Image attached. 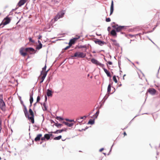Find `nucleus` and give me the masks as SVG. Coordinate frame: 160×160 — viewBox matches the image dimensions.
Instances as JSON below:
<instances>
[{
  "instance_id": "nucleus-1",
  "label": "nucleus",
  "mask_w": 160,
  "mask_h": 160,
  "mask_svg": "<svg viewBox=\"0 0 160 160\" xmlns=\"http://www.w3.org/2000/svg\"><path fill=\"white\" fill-rule=\"evenodd\" d=\"M19 52L22 56L25 57L28 55V53L30 54L35 53L36 51L32 48H25L22 47L20 48Z\"/></svg>"
},
{
  "instance_id": "nucleus-2",
  "label": "nucleus",
  "mask_w": 160,
  "mask_h": 160,
  "mask_svg": "<svg viewBox=\"0 0 160 160\" xmlns=\"http://www.w3.org/2000/svg\"><path fill=\"white\" fill-rule=\"evenodd\" d=\"M29 114L28 113L27 116L26 117L32 124H33L34 123V113L31 108L29 109Z\"/></svg>"
},
{
  "instance_id": "nucleus-3",
  "label": "nucleus",
  "mask_w": 160,
  "mask_h": 160,
  "mask_svg": "<svg viewBox=\"0 0 160 160\" xmlns=\"http://www.w3.org/2000/svg\"><path fill=\"white\" fill-rule=\"evenodd\" d=\"M92 63L96 65H99L100 67H102L105 72V73L107 75L108 77H111V75L110 74V72L108 71V70L105 68H103L104 65L103 64H101V63H100L98 61H91Z\"/></svg>"
},
{
  "instance_id": "nucleus-4",
  "label": "nucleus",
  "mask_w": 160,
  "mask_h": 160,
  "mask_svg": "<svg viewBox=\"0 0 160 160\" xmlns=\"http://www.w3.org/2000/svg\"><path fill=\"white\" fill-rule=\"evenodd\" d=\"M11 20V19L8 16H7L0 24V28H3L4 26L9 23Z\"/></svg>"
},
{
  "instance_id": "nucleus-5",
  "label": "nucleus",
  "mask_w": 160,
  "mask_h": 160,
  "mask_svg": "<svg viewBox=\"0 0 160 160\" xmlns=\"http://www.w3.org/2000/svg\"><path fill=\"white\" fill-rule=\"evenodd\" d=\"M85 56V54L84 53L81 52H77L75 53L73 57L83 58Z\"/></svg>"
},
{
  "instance_id": "nucleus-6",
  "label": "nucleus",
  "mask_w": 160,
  "mask_h": 160,
  "mask_svg": "<svg viewBox=\"0 0 160 160\" xmlns=\"http://www.w3.org/2000/svg\"><path fill=\"white\" fill-rule=\"evenodd\" d=\"M64 14V13L62 11H61L58 13L57 15L55 16L54 18V21L55 22L60 18L62 17Z\"/></svg>"
},
{
  "instance_id": "nucleus-7",
  "label": "nucleus",
  "mask_w": 160,
  "mask_h": 160,
  "mask_svg": "<svg viewBox=\"0 0 160 160\" xmlns=\"http://www.w3.org/2000/svg\"><path fill=\"white\" fill-rule=\"evenodd\" d=\"M112 27L116 29V31L118 32L121 31L124 28V26H119L118 24L112 25Z\"/></svg>"
},
{
  "instance_id": "nucleus-8",
  "label": "nucleus",
  "mask_w": 160,
  "mask_h": 160,
  "mask_svg": "<svg viewBox=\"0 0 160 160\" xmlns=\"http://www.w3.org/2000/svg\"><path fill=\"white\" fill-rule=\"evenodd\" d=\"M5 104L2 100V98L0 99V108L2 110L4 111L5 110Z\"/></svg>"
},
{
  "instance_id": "nucleus-9",
  "label": "nucleus",
  "mask_w": 160,
  "mask_h": 160,
  "mask_svg": "<svg viewBox=\"0 0 160 160\" xmlns=\"http://www.w3.org/2000/svg\"><path fill=\"white\" fill-rule=\"evenodd\" d=\"M94 42L97 44H98V45L100 46H102L106 43L100 40L99 39H97L94 40Z\"/></svg>"
},
{
  "instance_id": "nucleus-10",
  "label": "nucleus",
  "mask_w": 160,
  "mask_h": 160,
  "mask_svg": "<svg viewBox=\"0 0 160 160\" xmlns=\"http://www.w3.org/2000/svg\"><path fill=\"white\" fill-rule=\"evenodd\" d=\"M49 70L46 71V72H43V71H42L41 73V75H42V76L41 77V79L43 81L44 79L46 77L47 73L48 71Z\"/></svg>"
},
{
  "instance_id": "nucleus-11",
  "label": "nucleus",
  "mask_w": 160,
  "mask_h": 160,
  "mask_svg": "<svg viewBox=\"0 0 160 160\" xmlns=\"http://www.w3.org/2000/svg\"><path fill=\"white\" fill-rule=\"evenodd\" d=\"M110 40L112 42V45L117 47H118L119 46V43L117 42L116 40L113 39H110Z\"/></svg>"
},
{
  "instance_id": "nucleus-12",
  "label": "nucleus",
  "mask_w": 160,
  "mask_h": 160,
  "mask_svg": "<svg viewBox=\"0 0 160 160\" xmlns=\"http://www.w3.org/2000/svg\"><path fill=\"white\" fill-rule=\"evenodd\" d=\"M28 0H20L18 3V5L19 7H21L24 5Z\"/></svg>"
},
{
  "instance_id": "nucleus-13",
  "label": "nucleus",
  "mask_w": 160,
  "mask_h": 160,
  "mask_svg": "<svg viewBox=\"0 0 160 160\" xmlns=\"http://www.w3.org/2000/svg\"><path fill=\"white\" fill-rule=\"evenodd\" d=\"M148 92L151 94L153 95L155 94L156 92V90L154 88H149L148 90Z\"/></svg>"
},
{
  "instance_id": "nucleus-14",
  "label": "nucleus",
  "mask_w": 160,
  "mask_h": 160,
  "mask_svg": "<svg viewBox=\"0 0 160 160\" xmlns=\"http://www.w3.org/2000/svg\"><path fill=\"white\" fill-rule=\"evenodd\" d=\"M77 39V38H74L70 40L69 43V44L71 46L72 44H73L75 43V42Z\"/></svg>"
},
{
  "instance_id": "nucleus-15",
  "label": "nucleus",
  "mask_w": 160,
  "mask_h": 160,
  "mask_svg": "<svg viewBox=\"0 0 160 160\" xmlns=\"http://www.w3.org/2000/svg\"><path fill=\"white\" fill-rule=\"evenodd\" d=\"M114 10V5H113V1H112L111 2V4L110 7V15H111L113 13Z\"/></svg>"
},
{
  "instance_id": "nucleus-16",
  "label": "nucleus",
  "mask_w": 160,
  "mask_h": 160,
  "mask_svg": "<svg viewBox=\"0 0 160 160\" xmlns=\"http://www.w3.org/2000/svg\"><path fill=\"white\" fill-rule=\"evenodd\" d=\"M42 135L41 134H38L34 139L35 141L36 142L39 141L40 140V138L42 137Z\"/></svg>"
},
{
  "instance_id": "nucleus-17",
  "label": "nucleus",
  "mask_w": 160,
  "mask_h": 160,
  "mask_svg": "<svg viewBox=\"0 0 160 160\" xmlns=\"http://www.w3.org/2000/svg\"><path fill=\"white\" fill-rule=\"evenodd\" d=\"M66 129H62L61 130H57L56 131L52 132L51 133H54L55 134L60 133L63 131H66Z\"/></svg>"
},
{
  "instance_id": "nucleus-18",
  "label": "nucleus",
  "mask_w": 160,
  "mask_h": 160,
  "mask_svg": "<svg viewBox=\"0 0 160 160\" xmlns=\"http://www.w3.org/2000/svg\"><path fill=\"white\" fill-rule=\"evenodd\" d=\"M23 106L24 107L23 110V112H24V113L25 116H27L28 112V110H27V109L26 106L24 104H23Z\"/></svg>"
},
{
  "instance_id": "nucleus-19",
  "label": "nucleus",
  "mask_w": 160,
  "mask_h": 160,
  "mask_svg": "<svg viewBox=\"0 0 160 160\" xmlns=\"http://www.w3.org/2000/svg\"><path fill=\"white\" fill-rule=\"evenodd\" d=\"M33 93L31 94L30 96V104H32L33 102Z\"/></svg>"
},
{
  "instance_id": "nucleus-20",
  "label": "nucleus",
  "mask_w": 160,
  "mask_h": 160,
  "mask_svg": "<svg viewBox=\"0 0 160 160\" xmlns=\"http://www.w3.org/2000/svg\"><path fill=\"white\" fill-rule=\"evenodd\" d=\"M63 123L69 127H72L73 125V123H69L65 122H63Z\"/></svg>"
},
{
  "instance_id": "nucleus-21",
  "label": "nucleus",
  "mask_w": 160,
  "mask_h": 160,
  "mask_svg": "<svg viewBox=\"0 0 160 160\" xmlns=\"http://www.w3.org/2000/svg\"><path fill=\"white\" fill-rule=\"evenodd\" d=\"M47 95L48 97L52 96V93L51 91L49 89H48L47 93Z\"/></svg>"
},
{
  "instance_id": "nucleus-22",
  "label": "nucleus",
  "mask_w": 160,
  "mask_h": 160,
  "mask_svg": "<svg viewBox=\"0 0 160 160\" xmlns=\"http://www.w3.org/2000/svg\"><path fill=\"white\" fill-rule=\"evenodd\" d=\"M110 33L111 35H112V36H116L117 33L116 32V31L115 30H112L110 32Z\"/></svg>"
},
{
  "instance_id": "nucleus-23",
  "label": "nucleus",
  "mask_w": 160,
  "mask_h": 160,
  "mask_svg": "<svg viewBox=\"0 0 160 160\" xmlns=\"http://www.w3.org/2000/svg\"><path fill=\"white\" fill-rule=\"evenodd\" d=\"M44 138H45V139H46L47 140H48L50 138L49 134H45L44 135Z\"/></svg>"
},
{
  "instance_id": "nucleus-24",
  "label": "nucleus",
  "mask_w": 160,
  "mask_h": 160,
  "mask_svg": "<svg viewBox=\"0 0 160 160\" xmlns=\"http://www.w3.org/2000/svg\"><path fill=\"white\" fill-rule=\"evenodd\" d=\"M42 45L41 43H40L37 46L36 48L38 49H39L42 48Z\"/></svg>"
},
{
  "instance_id": "nucleus-25",
  "label": "nucleus",
  "mask_w": 160,
  "mask_h": 160,
  "mask_svg": "<svg viewBox=\"0 0 160 160\" xmlns=\"http://www.w3.org/2000/svg\"><path fill=\"white\" fill-rule=\"evenodd\" d=\"M62 138V136L60 135L58 137H56L54 138V140H59L61 139Z\"/></svg>"
},
{
  "instance_id": "nucleus-26",
  "label": "nucleus",
  "mask_w": 160,
  "mask_h": 160,
  "mask_svg": "<svg viewBox=\"0 0 160 160\" xmlns=\"http://www.w3.org/2000/svg\"><path fill=\"white\" fill-rule=\"evenodd\" d=\"M111 86L110 84H109L108 88V93H110L111 91Z\"/></svg>"
},
{
  "instance_id": "nucleus-27",
  "label": "nucleus",
  "mask_w": 160,
  "mask_h": 160,
  "mask_svg": "<svg viewBox=\"0 0 160 160\" xmlns=\"http://www.w3.org/2000/svg\"><path fill=\"white\" fill-rule=\"evenodd\" d=\"M113 80L115 83H117L118 82V81L115 76H113Z\"/></svg>"
},
{
  "instance_id": "nucleus-28",
  "label": "nucleus",
  "mask_w": 160,
  "mask_h": 160,
  "mask_svg": "<svg viewBox=\"0 0 160 160\" xmlns=\"http://www.w3.org/2000/svg\"><path fill=\"white\" fill-rule=\"evenodd\" d=\"M94 120H92L91 119L88 122V124H94Z\"/></svg>"
},
{
  "instance_id": "nucleus-29",
  "label": "nucleus",
  "mask_w": 160,
  "mask_h": 160,
  "mask_svg": "<svg viewBox=\"0 0 160 160\" xmlns=\"http://www.w3.org/2000/svg\"><path fill=\"white\" fill-rule=\"evenodd\" d=\"M55 125L58 127H60L62 126V124L57 123H55Z\"/></svg>"
},
{
  "instance_id": "nucleus-30",
  "label": "nucleus",
  "mask_w": 160,
  "mask_h": 160,
  "mask_svg": "<svg viewBox=\"0 0 160 160\" xmlns=\"http://www.w3.org/2000/svg\"><path fill=\"white\" fill-rule=\"evenodd\" d=\"M76 121L79 123L81 122L82 121L79 118H77L76 119Z\"/></svg>"
},
{
  "instance_id": "nucleus-31",
  "label": "nucleus",
  "mask_w": 160,
  "mask_h": 160,
  "mask_svg": "<svg viewBox=\"0 0 160 160\" xmlns=\"http://www.w3.org/2000/svg\"><path fill=\"white\" fill-rule=\"evenodd\" d=\"M43 105L44 107L43 108V110H47V108L46 107L45 103H44Z\"/></svg>"
},
{
  "instance_id": "nucleus-32",
  "label": "nucleus",
  "mask_w": 160,
  "mask_h": 160,
  "mask_svg": "<svg viewBox=\"0 0 160 160\" xmlns=\"http://www.w3.org/2000/svg\"><path fill=\"white\" fill-rule=\"evenodd\" d=\"M56 118L57 120H59V121L63 120V119L62 118H61L60 117H57Z\"/></svg>"
},
{
  "instance_id": "nucleus-33",
  "label": "nucleus",
  "mask_w": 160,
  "mask_h": 160,
  "mask_svg": "<svg viewBox=\"0 0 160 160\" xmlns=\"http://www.w3.org/2000/svg\"><path fill=\"white\" fill-rule=\"evenodd\" d=\"M46 68V64L45 65V66L42 68V71H43V72H45V71Z\"/></svg>"
},
{
  "instance_id": "nucleus-34",
  "label": "nucleus",
  "mask_w": 160,
  "mask_h": 160,
  "mask_svg": "<svg viewBox=\"0 0 160 160\" xmlns=\"http://www.w3.org/2000/svg\"><path fill=\"white\" fill-rule=\"evenodd\" d=\"M1 125H2V120L0 118V133L1 132L2 128H1Z\"/></svg>"
},
{
  "instance_id": "nucleus-35",
  "label": "nucleus",
  "mask_w": 160,
  "mask_h": 160,
  "mask_svg": "<svg viewBox=\"0 0 160 160\" xmlns=\"http://www.w3.org/2000/svg\"><path fill=\"white\" fill-rule=\"evenodd\" d=\"M106 21L107 22H109L111 21V19L110 18H106Z\"/></svg>"
},
{
  "instance_id": "nucleus-36",
  "label": "nucleus",
  "mask_w": 160,
  "mask_h": 160,
  "mask_svg": "<svg viewBox=\"0 0 160 160\" xmlns=\"http://www.w3.org/2000/svg\"><path fill=\"white\" fill-rule=\"evenodd\" d=\"M28 39L29 40V42H34V41L32 39V38L31 37H29Z\"/></svg>"
},
{
  "instance_id": "nucleus-37",
  "label": "nucleus",
  "mask_w": 160,
  "mask_h": 160,
  "mask_svg": "<svg viewBox=\"0 0 160 160\" xmlns=\"http://www.w3.org/2000/svg\"><path fill=\"white\" fill-rule=\"evenodd\" d=\"M71 46L70 45H69V46H67L64 49L65 50H66L69 49L70 47Z\"/></svg>"
},
{
  "instance_id": "nucleus-38",
  "label": "nucleus",
  "mask_w": 160,
  "mask_h": 160,
  "mask_svg": "<svg viewBox=\"0 0 160 160\" xmlns=\"http://www.w3.org/2000/svg\"><path fill=\"white\" fill-rule=\"evenodd\" d=\"M40 97L39 96H38L37 97V102H38L40 100Z\"/></svg>"
},
{
  "instance_id": "nucleus-39",
  "label": "nucleus",
  "mask_w": 160,
  "mask_h": 160,
  "mask_svg": "<svg viewBox=\"0 0 160 160\" xmlns=\"http://www.w3.org/2000/svg\"><path fill=\"white\" fill-rule=\"evenodd\" d=\"M37 103V102H36L33 105V106H34V107H33V110H34L35 109V107Z\"/></svg>"
},
{
  "instance_id": "nucleus-40",
  "label": "nucleus",
  "mask_w": 160,
  "mask_h": 160,
  "mask_svg": "<svg viewBox=\"0 0 160 160\" xmlns=\"http://www.w3.org/2000/svg\"><path fill=\"white\" fill-rule=\"evenodd\" d=\"M99 111H97V112H96L95 114L96 115V118H97V116H98V114H99Z\"/></svg>"
},
{
  "instance_id": "nucleus-41",
  "label": "nucleus",
  "mask_w": 160,
  "mask_h": 160,
  "mask_svg": "<svg viewBox=\"0 0 160 160\" xmlns=\"http://www.w3.org/2000/svg\"><path fill=\"white\" fill-rule=\"evenodd\" d=\"M67 121H69V122H74V120H66Z\"/></svg>"
},
{
  "instance_id": "nucleus-42",
  "label": "nucleus",
  "mask_w": 160,
  "mask_h": 160,
  "mask_svg": "<svg viewBox=\"0 0 160 160\" xmlns=\"http://www.w3.org/2000/svg\"><path fill=\"white\" fill-rule=\"evenodd\" d=\"M45 140V138H44V136L41 138V140L42 141H44Z\"/></svg>"
},
{
  "instance_id": "nucleus-43",
  "label": "nucleus",
  "mask_w": 160,
  "mask_h": 160,
  "mask_svg": "<svg viewBox=\"0 0 160 160\" xmlns=\"http://www.w3.org/2000/svg\"><path fill=\"white\" fill-rule=\"evenodd\" d=\"M124 137L127 136V134L125 132H124L123 133Z\"/></svg>"
},
{
  "instance_id": "nucleus-44",
  "label": "nucleus",
  "mask_w": 160,
  "mask_h": 160,
  "mask_svg": "<svg viewBox=\"0 0 160 160\" xmlns=\"http://www.w3.org/2000/svg\"><path fill=\"white\" fill-rule=\"evenodd\" d=\"M84 117L86 118V117L85 116L81 117H80L79 118H80L82 120V119H83Z\"/></svg>"
},
{
  "instance_id": "nucleus-45",
  "label": "nucleus",
  "mask_w": 160,
  "mask_h": 160,
  "mask_svg": "<svg viewBox=\"0 0 160 160\" xmlns=\"http://www.w3.org/2000/svg\"><path fill=\"white\" fill-rule=\"evenodd\" d=\"M104 149L103 148H102L101 149H100V150H99V151L101 152H102V150H103Z\"/></svg>"
},
{
  "instance_id": "nucleus-46",
  "label": "nucleus",
  "mask_w": 160,
  "mask_h": 160,
  "mask_svg": "<svg viewBox=\"0 0 160 160\" xmlns=\"http://www.w3.org/2000/svg\"><path fill=\"white\" fill-rule=\"evenodd\" d=\"M108 63L109 65L112 64V62H108Z\"/></svg>"
},
{
  "instance_id": "nucleus-47",
  "label": "nucleus",
  "mask_w": 160,
  "mask_h": 160,
  "mask_svg": "<svg viewBox=\"0 0 160 160\" xmlns=\"http://www.w3.org/2000/svg\"><path fill=\"white\" fill-rule=\"evenodd\" d=\"M47 97L46 96H45V101H46L47 100Z\"/></svg>"
},
{
  "instance_id": "nucleus-48",
  "label": "nucleus",
  "mask_w": 160,
  "mask_h": 160,
  "mask_svg": "<svg viewBox=\"0 0 160 160\" xmlns=\"http://www.w3.org/2000/svg\"><path fill=\"white\" fill-rule=\"evenodd\" d=\"M41 37H42V36H41L40 35V36H39L38 38V39H40V38H41Z\"/></svg>"
},
{
  "instance_id": "nucleus-49",
  "label": "nucleus",
  "mask_w": 160,
  "mask_h": 160,
  "mask_svg": "<svg viewBox=\"0 0 160 160\" xmlns=\"http://www.w3.org/2000/svg\"><path fill=\"white\" fill-rule=\"evenodd\" d=\"M21 103L22 104V105L23 106V104H23V102L22 101H21Z\"/></svg>"
},
{
  "instance_id": "nucleus-50",
  "label": "nucleus",
  "mask_w": 160,
  "mask_h": 160,
  "mask_svg": "<svg viewBox=\"0 0 160 160\" xmlns=\"http://www.w3.org/2000/svg\"><path fill=\"white\" fill-rule=\"evenodd\" d=\"M126 76V75L125 74H124V75H123V79H124V77H125Z\"/></svg>"
},
{
  "instance_id": "nucleus-51",
  "label": "nucleus",
  "mask_w": 160,
  "mask_h": 160,
  "mask_svg": "<svg viewBox=\"0 0 160 160\" xmlns=\"http://www.w3.org/2000/svg\"><path fill=\"white\" fill-rule=\"evenodd\" d=\"M38 44H40V43H41V42L39 40H38Z\"/></svg>"
},
{
  "instance_id": "nucleus-52",
  "label": "nucleus",
  "mask_w": 160,
  "mask_h": 160,
  "mask_svg": "<svg viewBox=\"0 0 160 160\" xmlns=\"http://www.w3.org/2000/svg\"><path fill=\"white\" fill-rule=\"evenodd\" d=\"M50 137V138L51 136H53V135L52 134H49Z\"/></svg>"
},
{
  "instance_id": "nucleus-53",
  "label": "nucleus",
  "mask_w": 160,
  "mask_h": 160,
  "mask_svg": "<svg viewBox=\"0 0 160 160\" xmlns=\"http://www.w3.org/2000/svg\"><path fill=\"white\" fill-rule=\"evenodd\" d=\"M43 81H42V80L41 79V80L40 81V83H41L42 82H43Z\"/></svg>"
},
{
  "instance_id": "nucleus-54",
  "label": "nucleus",
  "mask_w": 160,
  "mask_h": 160,
  "mask_svg": "<svg viewBox=\"0 0 160 160\" xmlns=\"http://www.w3.org/2000/svg\"><path fill=\"white\" fill-rule=\"evenodd\" d=\"M32 106V104H30V105L29 106V107H31Z\"/></svg>"
},
{
  "instance_id": "nucleus-55",
  "label": "nucleus",
  "mask_w": 160,
  "mask_h": 160,
  "mask_svg": "<svg viewBox=\"0 0 160 160\" xmlns=\"http://www.w3.org/2000/svg\"><path fill=\"white\" fill-rule=\"evenodd\" d=\"M110 28L109 27H108V29Z\"/></svg>"
},
{
  "instance_id": "nucleus-56",
  "label": "nucleus",
  "mask_w": 160,
  "mask_h": 160,
  "mask_svg": "<svg viewBox=\"0 0 160 160\" xmlns=\"http://www.w3.org/2000/svg\"><path fill=\"white\" fill-rule=\"evenodd\" d=\"M136 63L137 64H138V62H136Z\"/></svg>"
},
{
  "instance_id": "nucleus-57",
  "label": "nucleus",
  "mask_w": 160,
  "mask_h": 160,
  "mask_svg": "<svg viewBox=\"0 0 160 160\" xmlns=\"http://www.w3.org/2000/svg\"><path fill=\"white\" fill-rule=\"evenodd\" d=\"M91 60H94V59H92Z\"/></svg>"
},
{
  "instance_id": "nucleus-58",
  "label": "nucleus",
  "mask_w": 160,
  "mask_h": 160,
  "mask_svg": "<svg viewBox=\"0 0 160 160\" xmlns=\"http://www.w3.org/2000/svg\"><path fill=\"white\" fill-rule=\"evenodd\" d=\"M1 15V13H0V16Z\"/></svg>"
}]
</instances>
